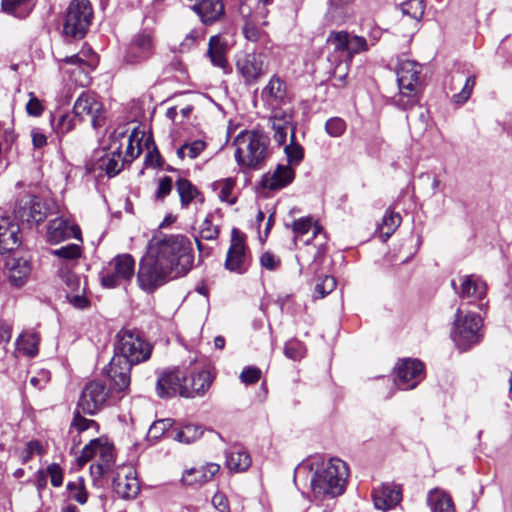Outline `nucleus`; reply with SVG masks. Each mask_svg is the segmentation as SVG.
Here are the masks:
<instances>
[{"label":"nucleus","mask_w":512,"mask_h":512,"mask_svg":"<svg viewBox=\"0 0 512 512\" xmlns=\"http://www.w3.org/2000/svg\"><path fill=\"white\" fill-rule=\"evenodd\" d=\"M421 71V65L413 60L405 59L399 62L396 70L399 91L392 97L393 105L407 110L420 101L423 88Z\"/></svg>","instance_id":"nucleus-4"},{"label":"nucleus","mask_w":512,"mask_h":512,"mask_svg":"<svg viewBox=\"0 0 512 512\" xmlns=\"http://www.w3.org/2000/svg\"><path fill=\"white\" fill-rule=\"evenodd\" d=\"M227 43L219 35L212 36L209 40L207 54L214 66L225 68L227 66Z\"/></svg>","instance_id":"nucleus-36"},{"label":"nucleus","mask_w":512,"mask_h":512,"mask_svg":"<svg viewBox=\"0 0 512 512\" xmlns=\"http://www.w3.org/2000/svg\"><path fill=\"white\" fill-rule=\"evenodd\" d=\"M206 148V143L202 140H195L192 142H188L183 144L180 148L177 149V156L183 160L185 158L195 159L197 158L203 150Z\"/></svg>","instance_id":"nucleus-48"},{"label":"nucleus","mask_w":512,"mask_h":512,"mask_svg":"<svg viewBox=\"0 0 512 512\" xmlns=\"http://www.w3.org/2000/svg\"><path fill=\"white\" fill-rule=\"evenodd\" d=\"M183 369H185V381L182 397L204 396L214 381V375L205 368L183 367Z\"/></svg>","instance_id":"nucleus-14"},{"label":"nucleus","mask_w":512,"mask_h":512,"mask_svg":"<svg viewBox=\"0 0 512 512\" xmlns=\"http://www.w3.org/2000/svg\"><path fill=\"white\" fill-rule=\"evenodd\" d=\"M236 181L233 178H224L215 181L212 184L213 191L217 193L220 201L226 202L229 205H233L236 202V196L234 195V188Z\"/></svg>","instance_id":"nucleus-40"},{"label":"nucleus","mask_w":512,"mask_h":512,"mask_svg":"<svg viewBox=\"0 0 512 512\" xmlns=\"http://www.w3.org/2000/svg\"><path fill=\"white\" fill-rule=\"evenodd\" d=\"M285 96L286 85L278 75H273L261 92L262 99L270 105L281 102Z\"/></svg>","instance_id":"nucleus-35"},{"label":"nucleus","mask_w":512,"mask_h":512,"mask_svg":"<svg viewBox=\"0 0 512 512\" xmlns=\"http://www.w3.org/2000/svg\"><path fill=\"white\" fill-rule=\"evenodd\" d=\"M43 453L44 449L42 444L37 440H32L26 444L25 449L22 451L21 460L23 463H27L34 455H42Z\"/></svg>","instance_id":"nucleus-60"},{"label":"nucleus","mask_w":512,"mask_h":512,"mask_svg":"<svg viewBox=\"0 0 512 512\" xmlns=\"http://www.w3.org/2000/svg\"><path fill=\"white\" fill-rule=\"evenodd\" d=\"M325 129L331 137H340L346 130V123L339 117H333L327 120Z\"/></svg>","instance_id":"nucleus-58"},{"label":"nucleus","mask_w":512,"mask_h":512,"mask_svg":"<svg viewBox=\"0 0 512 512\" xmlns=\"http://www.w3.org/2000/svg\"><path fill=\"white\" fill-rule=\"evenodd\" d=\"M185 369L181 367L163 371L156 383V392L160 398L182 397L184 389Z\"/></svg>","instance_id":"nucleus-19"},{"label":"nucleus","mask_w":512,"mask_h":512,"mask_svg":"<svg viewBox=\"0 0 512 512\" xmlns=\"http://www.w3.org/2000/svg\"><path fill=\"white\" fill-rule=\"evenodd\" d=\"M220 466L216 463H209L199 468L186 470L182 475V481L187 485L203 484L210 481L219 472Z\"/></svg>","instance_id":"nucleus-32"},{"label":"nucleus","mask_w":512,"mask_h":512,"mask_svg":"<svg viewBox=\"0 0 512 512\" xmlns=\"http://www.w3.org/2000/svg\"><path fill=\"white\" fill-rule=\"evenodd\" d=\"M295 177L294 169L289 165H278L272 172L262 177V186L270 190H279L290 184Z\"/></svg>","instance_id":"nucleus-27"},{"label":"nucleus","mask_w":512,"mask_h":512,"mask_svg":"<svg viewBox=\"0 0 512 512\" xmlns=\"http://www.w3.org/2000/svg\"><path fill=\"white\" fill-rule=\"evenodd\" d=\"M401 11L412 19L420 20L424 14L423 0H408L401 4Z\"/></svg>","instance_id":"nucleus-52"},{"label":"nucleus","mask_w":512,"mask_h":512,"mask_svg":"<svg viewBox=\"0 0 512 512\" xmlns=\"http://www.w3.org/2000/svg\"><path fill=\"white\" fill-rule=\"evenodd\" d=\"M245 38L252 42H258L266 37V33L260 29L256 23L247 19L243 28Z\"/></svg>","instance_id":"nucleus-57"},{"label":"nucleus","mask_w":512,"mask_h":512,"mask_svg":"<svg viewBox=\"0 0 512 512\" xmlns=\"http://www.w3.org/2000/svg\"><path fill=\"white\" fill-rule=\"evenodd\" d=\"M16 140V134L12 128L0 125V155L11 147Z\"/></svg>","instance_id":"nucleus-62"},{"label":"nucleus","mask_w":512,"mask_h":512,"mask_svg":"<svg viewBox=\"0 0 512 512\" xmlns=\"http://www.w3.org/2000/svg\"><path fill=\"white\" fill-rule=\"evenodd\" d=\"M292 230L294 232L295 239L297 240L302 239L310 230H312V236L315 238L321 234L322 228L317 224H313L312 218L303 217L293 222Z\"/></svg>","instance_id":"nucleus-46"},{"label":"nucleus","mask_w":512,"mask_h":512,"mask_svg":"<svg viewBox=\"0 0 512 512\" xmlns=\"http://www.w3.org/2000/svg\"><path fill=\"white\" fill-rule=\"evenodd\" d=\"M173 439L184 444H190L202 435V430L199 426L194 424H187L180 429H176L173 432Z\"/></svg>","instance_id":"nucleus-47"},{"label":"nucleus","mask_w":512,"mask_h":512,"mask_svg":"<svg viewBox=\"0 0 512 512\" xmlns=\"http://www.w3.org/2000/svg\"><path fill=\"white\" fill-rule=\"evenodd\" d=\"M73 112L81 120H89L94 128L104 123L103 105L97 95L92 92H83L76 99Z\"/></svg>","instance_id":"nucleus-15"},{"label":"nucleus","mask_w":512,"mask_h":512,"mask_svg":"<svg viewBox=\"0 0 512 512\" xmlns=\"http://www.w3.org/2000/svg\"><path fill=\"white\" fill-rule=\"evenodd\" d=\"M35 0H2V9L4 12L16 17H26L34 6Z\"/></svg>","instance_id":"nucleus-43"},{"label":"nucleus","mask_w":512,"mask_h":512,"mask_svg":"<svg viewBox=\"0 0 512 512\" xmlns=\"http://www.w3.org/2000/svg\"><path fill=\"white\" fill-rule=\"evenodd\" d=\"M336 288V280L332 276L323 277L315 286L316 298H323Z\"/></svg>","instance_id":"nucleus-56"},{"label":"nucleus","mask_w":512,"mask_h":512,"mask_svg":"<svg viewBox=\"0 0 512 512\" xmlns=\"http://www.w3.org/2000/svg\"><path fill=\"white\" fill-rule=\"evenodd\" d=\"M347 32H331L327 38V46L332 50L328 56L330 62H339L333 73V78H338L344 83L347 77L348 64L347 60Z\"/></svg>","instance_id":"nucleus-17"},{"label":"nucleus","mask_w":512,"mask_h":512,"mask_svg":"<svg viewBox=\"0 0 512 512\" xmlns=\"http://www.w3.org/2000/svg\"><path fill=\"white\" fill-rule=\"evenodd\" d=\"M124 166L122 159V143L118 137H114L107 149L97 151L93 160L87 164L89 172H104L109 177L117 175Z\"/></svg>","instance_id":"nucleus-10"},{"label":"nucleus","mask_w":512,"mask_h":512,"mask_svg":"<svg viewBox=\"0 0 512 512\" xmlns=\"http://www.w3.org/2000/svg\"><path fill=\"white\" fill-rule=\"evenodd\" d=\"M199 234L205 240H215L218 237L219 228L214 224L212 214H208L199 225Z\"/></svg>","instance_id":"nucleus-53"},{"label":"nucleus","mask_w":512,"mask_h":512,"mask_svg":"<svg viewBox=\"0 0 512 512\" xmlns=\"http://www.w3.org/2000/svg\"><path fill=\"white\" fill-rule=\"evenodd\" d=\"M269 138L257 130H243L233 140L234 157L243 170L261 169L270 155Z\"/></svg>","instance_id":"nucleus-2"},{"label":"nucleus","mask_w":512,"mask_h":512,"mask_svg":"<svg viewBox=\"0 0 512 512\" xmlns=\"http://www.w3.org/2000/svg\"><path fill=\"white\" fill-rule=\"evenodd\" d=\"M305 353L304 346L297 341H289L284 346V354L287 358L294 361L300 360Z\"/></svg>","instance_id":"nucleus-61"},{"label":"nucleus","mask_w":512,"mask_h":512,"mask_svg":"<svg viewBox=\"0 0 512 512\" xmlns=\"http://www.w3.org/2000/svg\"><path fill=\"white\" fill-rule=\"evenodd\" d=\"M19 225L10 221L8 217L0 219V251L10 252L18 248L21 243Z\"/></svg>","instance_id":"nucleus-30"},{"label":"nucleus","mask_w":512,"mask_h":512,"mask_svg":"<svg viewBox=\"0 0 512 512\" xmlns=\"http://www.w3.org/2000/svg\"><path fill=\"white\" fill-rule=\"evenodd\" d=\"M67 489L70 492V496L72 499L77 501L79 504H85L87 502V492L84 487V481L82 478H78L75 481L69 482L67 484Z\"/></svg>","instance_id":"nucleus-54"},{"label":"nucleus","mask_w":512,"mask_h":512,"mask_svg":"<svg viewBox=\"0 0 512 512\" xmlns=\"http://www.w3.org/2000/svg\"><path fill=\"white\" fill-rule=\"evenodd\" d=\"M39 335L34 331H24L16 339L17 350L33 357L38 353Z\"/></svg>","instance_id":"nucleus-39"},{"label":"nucleus","mask_w":512,"mask_h":512,"mask_svg":"<svg viewBox=\"0 0 512 512\" xmlns=\"http://www.w3.org/2000/svg\"><path fill=\"white\" fill-rule=\"evenodd\" d=\"M133 363L125 358L114 356L106 371L116 391H124L130 385V370Z\"/></svg>","instance_id":"nucleus-25"},{"label":"nucleus","mask_w":512,"mask_h":512,"mask_svg":"<svg viewBox=\"0 0 512 512\" xmlns=\"http://www.w3.org/2000/svg\"><path fill=\"white\" fill-rule=\"evenodd\" d=\"M58 276L64 282L67 287V292H80L82 290V284L79 276L73 273V268L70 267L69 263L57 264Z\"/></svg>","instance_id":"nucleus-42"},{"label":"nucleus","mask_w":512,"mask_h":512,"mask_svg":"<svg viewBox=\"0 0 512 512\" xmlns=\"http://www.w3.org/2000/svg\"><path fill=\"white\" fill-rule=\"evenodd\" d=\"M481 318L474 313H463L458 308L455 313L453 328L451 331L452 340L462 350H466L481 340L480 328Z\"/></svg>","instance_id":"nucleus-6"},{"label":"nucleus","mask_w":512,"mask_h":512,"mask_svg":"<svg viewBox=\"0 0 512 512\" xmlns=\"http://www.w3.org/2000/svg\"><path fill=\"white\" fill-rule=\"evenodd\" d=\"M14 215L27 224H38L46 218V208L38 197L25 195L17 202Z\"/></svg>","instance_id":"nucleus-21"},{"label":"nucleus","mask_w":512,"mask_h":512,"mask_svg":"<svg viewBox=\"0 0 512 512\" xmlns=\"http://www.w3.org/2000/svg\"><path fill=\"white\" fill-rule=\"evenodd\" d=\"M8 276L15 286H21L31 272L30 261L23 257H10L6 262Z\"/></svg>","instance_id":"nucleus-31"},{"label":"nucleus","mask_w":512,"mask_h":512,"mask_svg":"<svg viewBox=\"0 0 512 512\" xmlns=\"http://www.w3.org/2000/svg\"><path fill=\"white\" fill-rule=\"evenodd\" d=\"M64 64L77 66L76 69L71 71V74L76 83L81 86H87L90 83L89 72L96 66L97 57L90 50L82 51L79 54L61 59L59 61L60 69H63Z\"/></svg>","instance_id":"nucleus-18"},{"label":"nucleus","mask_w":512,"mask_h":512,"mask_svg":"<svg viewBox=\"0 0 512 512\" xmlns=\"http://www.w3.org/2000/svg\"><path fill=\"white\" fill-rule=\"evenodd\" d=\"M176 190L180 198L181 207L186 209L189 205L196 201L199 203L204 202L203 195L199 190L187 179L180 178L176 182Z\"/></svg>","instance_id":"nucleus-33"},{"label":"nucleus","mask_w":512,"mask_h":512,"mask_svg":"<svg viewBox=\"0 0 512 512\" xmlns=\"http://www.w3.org/2000/svg\"><path fill=\"white\" fill-rule=\"evenodd\" d=\"M402 218L399 213L393 211H387L383 216L382 223L379 225L378 230L383 238L386 241L399 227L401 224Z\"/></svg>","instance_id":"nucleus-45"},{"label":"nucleus","mask_w":512,"mask_h":512,"mask_svg":"<svg viewBox=\"0 0 512 512\" xmlns=\"http://www.w3.org/2000/svg\"><path fill=\"white\" fill-rule=\"evenodd\" d=\"M271 127L274 131L273 138L279 145H284L288 133L295 134L293 115L289 109H275L270 117Z\"/></svg>","instance_id":"nucleus-24"},{"label":"nucleus","mask_w":512,"mask_h":512,"mask_svg":"<svg viewBox=\"0 0 512 512\" xmlns=\"http://www.w3.org/2000/svg\"><path fill=\"white\" fill-rule=\"evenodd\" d=\"M424 366L418 360H402L396 367L395 384L401 390L415 388L423 379Z\"/></svg>","instance_id":"nucleus-22"},{"label":"nucleus","mask_w":512,"mask_h":512,"mask_svg":"<svg viewBox=\"0 0 512 512\" xmlns=\"http://www.w3.org/2000/svg\"><path fill=\"white\" fill-rule=\"evenodd\" d=\"M172 426L171 419H161L155 421L148 430V437L150 439L160 438Z\"/></svg>","instance_id":"nucleus-59"},{"label":"nucleus","mask_w":512,"mask_h":512,"mask_svg":"<svg viewBox=\"0 0 512 512\" xmlns=\"http://www.w3.org/2000/svg\"><path fill=\"white\" fill-rule=\"evenodd\" d=\"M52 126L59 135H64L74 128V119L68 114H61L57 119H52Z\"/></svg>","instance_id":"nucleus-55"},{"label":"nucleus","mask_w":512,"mask_h":512,"mask_svg":"<svg viewBox=\"0 0 512 512\" xmlns=\"http://www.w3.org/2000/svg\"><path fill=\"white\" fill-rule=\"evenodd\" d=\"M268 61L262 53H246L236 61L237 72L246 84H254L268 72Z\"/></svg>","instance_id":"nucleus-16"},{"label":"nucleus","mask_w":512,"mask_h":512,"mask_svg":"<svg viewBox=\"0 0 512 512\" xmlns=\"http://www.w3.org/2000/svg\"><path fill=\"white\" fill-rule=\"evenodd\" d=\"M109 398L110 391L106 385L93 380L84 386L77 408L83 413L94 415L108 404Z\"/></svg>","instance_id":"nucleus-12"},{"label":"nucleus","mask_w":512,"mask_h":512,"mask_svg":"<svg viewBox=\"0 0 512 512\" xmlns=\"http://www.w3.org/2000/svg\"><path fill=\"white\" fill-rule=\"evenodd\" d=\"M175 278V276H172V273L160 265L148 252L141 259L137 273V282L143 291L151 293L167 281Z\"/></svg>","instance_id":"nucleus-11"},{"label":"nucleus","mask_w":512,"mask_h":512,"mask_svg":"<svg viewBox=\"0 0 512 512\" xmlns=\"http://www.w3.org/2000/svg\"><path fill=\"white\" fill-rule=\"evenodd\" d=\"M192 10L205 25L220 20L225 13L224 4L221 0H201L192 6Z\"/></svg>","instance_id":"nucleus-29"},{"label":"nucleus","mask_w":512,"mask_h":512,"mask_svg":"<svg viewBox=\"0 0 512 512\" xmlns=\"http://www.w3.org/2000/svg\"><path fill=\"white\" fill-rule=\"evenodd\" d=\"M347 464L338 458H332L318 468L312 479L311 488L317 499L334 498L341 495L348 478Z\"/></svg>","instance_id":"nucleus-3"},{"label":"nucleus","mask_w":512,"mask_h":512,"mask_svg":"<svg viewBox=\"0 0 512 512\" xmlns=\"http://www.w3.org/2000/svg\"><path fill=\"white\" fill-rule=\"evenodd\" d=\"M260 264L263 268L274 271L280 266L281 259L274 253L266 251L260 257Z\"/></svg>","instance_id":"nucleus-64"},{"label":"nucleus","mask_w":512,"mask_h":512,"mask_svg":"<svg viewBox=\"0 0 512 512\" xmlns=\"http://www.w3.org/2000/svg\"><path fill=\"white\" fill-rule=\"evenodd\" d=\"M347 60L352 61L355 54H359L368 50V44L364 37L350 35L347 32Z\"/></svg>","instance_id":"nucleus-49"},{"label":"nucleus","mask_w":512,"mask_h":512,"mask_svg":"<svg viewBox=\"0 0 512 512\" xmlns=\"http://www.w3.org/2000/svg\"><path fill=\"white\" fill-rule=\"evenodd\" d=\"M116 494L125 500L134 499L140 492V484L135 469L130 465L117 468L113 479Z\"/></svg>","instance_id":"nucleus-20"},{"label":"nucleus","mask_w":512,"mask_h":512,"mask_svg":"<svg viewBox=\"0 0 512 512\" xmlns=\"http://www.w3.org/2000/svg\"><path fill=\"white\" fill-rule=\"evenodd\" d=\"M251 258L245 245V237L237 229L232 230L231 243L225 260V268L243 274L250 266Z\"/></svg>","instance_id":"nucleus-13"},{"label":"nucleus","mask_w":512,"mask_h":512,"mask_svg":"<svg viewBox=\"0 0 512 512\" xmlns=\"http://www.w3.org/2000/svg\"><path fill=\"white\" fill-rule=\"evenodd\" d=\"M79 235V228L74 225H69L63 219L52 220L48 227V237L53 242H59L70 237L78 238Z\"/></svg>","instance_id":"nucleus-34"},{"label":"nucleus","mask_w":512,"mask_h":512,"mask_svg":"<svg viewBox=\"0 0 512 512\" xmlns=\"http://www.w3.org/2000/svg\"><path fill=\"white\" fill-rule=\"evenodd\" d=\"M67 300L77 309H85L89 306V300L85 296V288L80 292H67Z\"/></svg>","instance_id":"nucleus-63"},{"label":"nucleus","mask_w":512,"mask_h":512,"mask_svg":"<svg viewBox=\"0 0 512 512\" xmlns=\"http://www.w3.org/2000/svg\"><path fill=\"white\" fill-rule=\"evenodd\" d=\"M135 273V260L127 253L112 258L100 272L105 288H116L131 281Z\"/></svg>","instance_id":"nucleus-8"},{"label":"nucleus","mask_w":512,"mask_h":512,"mask_svg":"<svg viewBox=\"0 0 512 512\" xmlns=\"http://www.w3.org/2000/svg\"><path fill=\"white\" fill-rule=\"evenodd\" d=\"M120 138L126 141V153L125 156H122L124 163L133 161L141 153V146L139 140L135 139L133 134L129 136L121 134Z\"/></svg>","instance_id":"nucleus-51"},{"label":"nucleus","mask_w":512,"mask_h":512,"mask_svg":"<svg viewBox=\"0 0 512 512\" xmlns=\"http://www.w3.org/2000/svg\"><path fill=\"white\" fill-rule=\"evenodd\" d=\"M458 294L462 300H466L468 303H474L485 297L486 284L474 275L463 276Z\"/></svg>","instance_id":"nucleus-28"},{"label":"nucleus","mask_w":512,"mask_h":512,"mask_svg":"<svg viewBox=\"0 0 512 512\" xmlns=\"http://www.w3.org/2000/svg\"><path fill=\"white\" fill-rule=\"evenodd\" d=\"M154 53L153 35L142 31L134 35L125 53V61L131 64L139 63L150 58Z\"/></svg>","instance_id":"nucleus-23"},{"label":"nucleus","mask_w":512,"mask_h":512,"mask_svg":"<svg viewBox=\"0 0 512 512\" xmlns=\"http://www.w3.org/2000/svg\"><path fill=\"white\" fill-rule=\"evenodd\" d=\"M93 19V8L88 0H72L67 8L63 31L66 36L83 38Z\"/></svg>","instance_id":"nucleus-7"},{"label":"nucleus","mask_w":512,"mask_h":512,"mask_svg":"<svg viewBox=\"0 0 512 512\" xmlns=\"http://www.w3.org/2000/svg\"><path fill=\"white\" fill-rule=\"evenodd\" d=\"M51 253L59 258L57 264L69 263L70 267L74 268L76 261L81 256V248L79 245L69 244L52 250Z\"/></svg>","instance_id":"nucleus-44"},{"label":"nucleus","mask_w":512,"mask_h":512,"mask_svg":"<svg viewBox=\"0 0 512 512\" xmlns=\"http://www.w3.org/2000/svg\"><path fill=\"white\" fill-rule=\"evenodd\" d=\"M94 460L90 466L91 474L95 477L104 475L114 461L113 445L106 438H96L82 449L77 462L84 466L88 461Z\"/></svg>","instance_id":"nucleus-5"},{"label":"nucleus","mask_w":512,"mask_h":512,"mask_svg":"<svg viewBox=\"0 0 512 512\" xmlns=\"http://www.w3.org/2000/svg\"><path fill=\"white\" fill-rule=\"evenodd\" d=\"M372 498L376 509L387 511L400 503L402 492L397 485L381 484L373 490Z\"/></svg>","instance_id":"nucleus-26"},{"label":"nucleus","mask_w":512,"mask_h":512,"mask_svg":"<svg viewBox=\"0 0 512 512\" xmlns=\"http://www.w3.org/2000/svg\"><path fill=\"white\" fill-rule=\"evenodd\" d=\"M148 253L176 278L188 273L194 259L191 243L183 235L154 237L149 245Z\"/></svg>","instance_id":"nucleus-1"},{"label":"nucleus","mask_w":512,"mask_h":512,"mask_svg":"<svg viewBox=\"0 0 512 512\" xmlns=\"http://www.w3.org/2000/svg\"><path fill=\"white\" fill-rule=\"evenodd\" d=\"M427 501L433 512H455L452 498L442 490L430 491Z\"/></svg>","instance_id":"nucleus-38"},{"label":"nucleus","mask_w":512,"mask_h":512,"mask_svg":"<svg viewBox=\"0 0 512 512\" xmlns=\"http://www.w3.org/2000/svg\"><path fill=\"white\" fill-rule=\"evenodd\" d=\"M115 350L118 353L115 356L138 364L150 358L152 347L138 333L125 330L118 333Z\"/></svg>","instance_id":"nucleus-9"},{"label":"nucleus","mask_w":512,"mask_h":512,"mask_svg":"<svg viewBox=\"0 0 512 512\" xmlns=\"http://www.w3.org/2000/svg\"><path fill=\"white\" fill-rule=\"evenodd\" d=\"M226 465L231 471L241 472L251 465V458L242 447L234 446L227 453Z\"/></svg>","instance_id":"nucleus-37"},{"label":"nucleus","mask_w":512,"mask_h":512,"mask_svg":"<svg viewBox=\"0 0 512 512\" xmlns=\"http://www.w3.org/2000/svg\"><path fill=\"white\" fill-rule=\"evenodd\" d=\"M284 152L291 167L292 165H298L303 159L304 150L300 144L295 142V134L293 132L290 135V144L285 146Z\"/></svg>","instance_id":"nucleus-50"},{"label":"nucleus","mask_w":512,"mask_h":512,"mask_svg":"<svg viewBox=\"0 0 512 512\" xmlns=\"http://www.w3.org/2000/svg\"><path fill=\"white\" fill-rule=\"evenodd\" d=\"M89 431H92V435L97 434L99 432V424L92 419H87L84 416H82L80 414V410L78 409L74 413L69 433H77V435H81Z\"/></svg>","instance_id":"nucleus-41"}]
</instances>
